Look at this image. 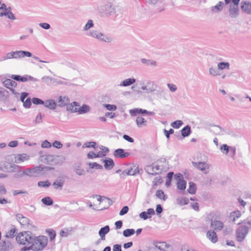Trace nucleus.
I'll use <instances>...</instances> for the list:
<instances>
[{"mask_svg":"<svg viewBox=\"0 0 251 251\" xmlns=\"http://www.w3.org/2000/svg\"><path fill=\"white\" fill-rule=\"evenodd\" d=\"M241 224L242 225H246L250 229H251V217L248 218L246 220H244V222H242Z\"/></svg>","mask_w":251,"mask_h":251,"instance_id":"nucleus-62","label":"nucleus"},{"mask_svg":"<svg viewBox=\"0 0 251 251\" xmlns=\"http://www.w3.org/2000/svg\"><path fill=\"white\" fill-rule=\"evenodd\" d=\"M230 147L228 146L226 144H223L220 147V150L221 152L225 154H227L229 152Z\"/></svg>","mask_w":251,"mask_h":251,"instance_id":"nucleus-54","label":"nucleus"},{"mask_svg":"<svg viewBox=\"0 0 251 251\" xmlns=\"http://www.w3.org/2000/svg\"><path fill=\"white\" fill-rule=\"evenodd\" d=\"M90 111V107L86 104H83L80 107L77 108V112L80 114L86 113Z\"/></svg>","mask_w":251,"mask_h":251,"instance_id":"nucleus-37","label":"nucleus"},{"mask_svg":"<svg viewBox=\"0 0 251 251\" xmlns=\"http://www.w3.org/2000/svg\"><path fill=\"white\" fill-rule=\"evenodd\" d=\"M20 166L16 164H11L7 162L0 163V171L5 172H14L17 171Z\"/></svg>","mask_w":251,"mask_h":251,"instance_id":"nucleus-9","label":"nucleus"},{"mask_svg":"<svg viewBox=\"0 0 251 251\" xmlns=\"http://www.w3.org/2000/svg\"><path fill=\"white\" fill-rule=\"evenodd\" d=\"M33 174H34V176H36L40 174V173L42 172V167L36 166L32 168Z\"/></svg>","mask_w":251,"mask_h":251,"instance_id":"nucleus-53","label":"nucleus"},{"mask_svg":"<svg viewBox=\"0 0 251 251\" xmlns=\"http://www.w3.org/2000/svg\"><path fill=\"white\" fill-rule=\"evenodd\" d=\"M3 85L7 88L10 89L17 86V83L11 79H6L3 82Z\"/></svg>","mask_w":251,"mask_h":251,"instance_id":"nucleus-25","label":"nucleus"},{"mask_svg":"<svg viewBox=\"0 0 251 251\" xmlns=\"http://www.w3.org/2000/svg\"><path fill=\"white\" fill-rule=\"evenodd\" d=\"M102 162L104 163V166L105 169L107 170H111L114 166L113 160L110 158H105L101 159Z\"/></svg>","mask_w":251,"mask_h":251,"instance_id":"nucleus-20","label":"nucleus"},{"mask_svg":"<svg viewBox=\"0 0 251 251\" xmlns=\"http://www.w3.org/2000/svg\"><path fill=\"white\" fill-rule=\"evenodd\" d=\"M8 92L4 88L0 87V101H5Z\"/></svg>","mask_w":251,"mask_h":251,"instance_id":"nucleus-39","label":"nucleus"},{"mask_svg":"<svg viewBox=\"0 0 251 251\" xmlns=\"http://www.w3.org/2000/svg\"><path fill=\"white\" fill-rule=\"evenodd\" d=\"M70 63L67 61L64 60L59 62L56 67V71L60 74H65L68 69V67Z\"/></svg>","mask_w":251,"mask_h":251,"instance_id":"nucleus-11","label":"nucleus"},{"mask_svg":"<svg viewBox=\"0 0 251 251\" xmlns=\"http://www.w3.org/2000/svg\"><path fill=\"white\" fill-rule=\"evenodd\" d=\"M87 35L101 42L110 43L113 41V38L111 36L104 34L97 30H90L87 33Z\"/></svg>","mask_w":251,"mask_h":251,"instance_id":"nucleus-4","label":"nucleus"},{"mask_svg":"<svg viewBox=\"0 0 251 251\" xmlns=\"http://www.w3.org/2000/svg\"><path fill=\"white\" fill-rule=\"evenodd\" d=\"M109 230L110 228L109 226H105L100 229L99 231V234L101 237V240H105V236L109 231Z\"/></svg>","mask_w":251,"mask_h":251,"instance_id":"nucleus-32","label":"nucleus"},{"mask_svg":"<svg viewBox=\"0 0 251 251\" xmlns=\"http://www.w3.org/2000/svg\"><path fill=\"white\" fill-rule=\"evenodd\" d=\"M139 173L137 167L130 168L127 171H124L120 174L121 177H124L126 175L134 176Z\"/></svg>","mask_w":251,"mask_h":251,"instance_id":"nucleus-19","label":"nucleus"},{"mask_svg":"<svg viewBox=\"0 0 251 251\" xmlns=\"http://www.w3.org/2000/svg\"><path fill=\"white\" fill-rule=\"evenodd\" d=\"M70 102V99L66 96H60L58 98L57 103L58 106L63 107L67 105Z\"/></svg>","mask_w":251,"mask_h":251,"instance_id":"nucleus-22","label":"nucleus"},{"mask_svg":"<svg viewBox=\"0 0 251 251\" xmlns=\"http://www.w3.org/2000/svg\"><path fill=\"white\" fill-rule=\"evenodd\" d=\"M38 186L40 187L48 188L50 186V183L49 180L40 181L38 182Z\"/></svg>","mask_w":251,"mask_h":251,"instance_id":"nucleus-52","label":"nucleus"},{"mask_svg":"<svg viewBox=\"0 0 251 251\" xmlns=\"http://www.w3.org/2000/svg\"><path fill=\"white\" fill-rule=\"evenodd\" d=\"M166 161L165 158H161L159 161L153 163L151 165L146 166L145 168L146 172L152 176H155L160 173L162 170V167L158 163L159 162H164Z\"/></svg>","mask_w":251,"mask_h":251,"instance_id":"nucleus-5","label":"nucleus"},{"mask_svg":"<svg viewBox=\"0 0 251 251\" xmlns=\"http://www.w3.org/2000/svg\"><path fill=\"white\" fill-rule=\"evenodd\" d=\"M158 86L153 81L148 80L146 84H143L141 89L147 93H152L155 91Z\"/></svg>","mask_w":251,"mask_h":251,"instance_id":"nucleus-8","label":"nucleus"},{"mask_svg":"<svg viewBox=\"0 0 251 251\" xmlns=\"http://www.w3.org/2000/svg\"><path fill=\"white\" fill-rule=\"evenodd\" d=\"M16 217L17 220L21 225L26 226L29 224V220L27 218L23 216L22 214H17Z\"/></svg>","mask_w":251,"mask_h":251,"instance_id":"nucleus-21","label":"nucleus"},{"mask_svg":"<svg viewBox=\"0 0 251 251\" xmlns=\"http://www.w3.org/2000/svg\"><path fill=\"white\" fill-rule=\"evenodd\" d=\"M15 59L23 58L25 56L31 57L32 53L27 51L17 50L14 51Z\"/></svg>","mask_w":251,"mask_h":251,"instance_id":"nucleus-17","label":"nucleus"},{"mask_svg":"<svg viewBox=\"0 0 251 251\" xmlns=\"http://www.w3.org/2000/svg\"><path fill=\"white\" fill-rule=\"evenodd\" d=\"M224 3L222 1H219L218 3L214 6L212 7L211 10L215 13L220 12L223 9Z\"/></svg>","mask_w":251,"mask_h":251,"instance_id":"nucleus-42","label":"nucleus"},{"mask_svg":"<svg viewBox=\"0 0 251 251\" xmlns=\"http://www.w3.org/2000/svg\"><path fill=\"white\" fill-rule=\"evenodd\" d=\"M10 77L11 79L17 81L23 82L27 81V79L25 77V75L24 76H21L20 75H12Z\"/></svg>","mask_w":251,"mask_h":251,"instance_id":"nucleus-36","label":"nucleus"},{"mask_svg":"<svg viewBox=\"0 0 251 251\" xmlns=\"http://www.w3.org/2000/svg\"><path fill=\"white\" fill-rule=\"evenodd\" d=\"M33 234L31 231L20 232L16 237L18 243L26 246H31L33 241Z\"/></svg>","mask_w":251,"mask_h":251,"instance_id":"nucleus-3","label":"nucleus"},{"mask_svg":"<svg viewBox=\"0 0 251 251\" xmlns=\"http://www.w3.org/2000/svg\"><path fill=\"white\" fill-rule=\"evenodd\" d=\"M189 187L187 190L188 193L191 194H195L196 191V189H197L196 185L195 183H194L193 182H190L189 183Z\"/></svg>","mask_w":251,"mask_h":251,"instance_id":"nucleus-44","label":"nucleus"},{"mask_svg":"<svg viewBox=\"0 0 251 251\" xmlns=\"http://www.w3.org/2000/svg\"><path fill=\"white\" fill-rule=\"evenodd\" d=\"M135 232L134 229H126L123 231V235L126 237H129L133 235Z\"/></svg>","mask_w":251,"mask_h":251,"instance_id":"nucleus-51","label":"nucleus"},{"mask_svg":"<svg viewBox=\"0 0 251 251\" xmlns=\"http://www.w3.org/2000/svg\"><path fill=\"white\" fill-rule=\"evenodd\" d=\"M167 246V244L166 242L159 243L156 245V247L161 251H166Z\"/></svg>","mask_w":251,"mask_h":251,"instance_id":"nucleus-55","label":"nucleus"},{"mask_svg":"<svg viewBox=\"0 0 251 251\" xmlns=\"http://www.w3.org/2000/svg\"><path fill=\"white\" fill-rule=\"evenodd\" d=\"M79 106V104L77 102H73L69 105H67V110L70 111L73 113L77 112V108Z\"/></svg>","mask_w":251,"mask_h":251,"instance_id":"nucleus-28","label":"nucleus"},{"mask_svg":"<svg viewBox=\"0 0 251 251\" xmlns=\"http://www.w3.org/2000/svg\"><path fill=\"white\" fill-rule=\"evenodd\" d=\"M136 122L137 125L139 127H142L144 126H146L147 124V121L141 116H138L136 118Z\"/></svg>","mask_w":251,"mask_h":251,"instance_id":"nucleus-33","label":"nucleus"},{"mask_svg":"<svg viewBox=\"0 0 251 251\" xmlns=\"http://www.w3.org/2000/svg\"><path fill=\"white\" fill-rule=\"evenodd\" d=\"M29 159V156L26 153L18 154L15 156V162L16 163H20Z\"/></svg>","mask_w":251,"mask_h":251,"instance_id":"nucleus-27","label":"nucleus"},{"mask_svg":"<svg viewBox=\"0 0 251 251\" xmlns=\"http://www.w3.org/2000/svg\"><path fill=\"white\" fill-rule=\"evenodd\" d=\"M73 231V228L72 227L65 228L60 230L59 234L61 237H66L71 235Z\"/></svg>","mask_w":251,"mask_h":251,"instance_id":"nucleus-30","label":"nucleus"},{"mask_svg":"<svg viewBox=\"0 0 251 251\" xmlns=\"http://www.w3.org/2000/svg\"><path fill=\"white\" fill-rule=\"evenodd\" d=\"M129 113L132 116H135L138 114L152 115L153 112H150L142 108H135L129 110Z\"/></svg>","mask_w":251,"mask_h":251,"instance_id":"nucleus-12","label":"nucleus"},{"mask_svg":"<svg viewBox=\"0 0 251 251\" xmlns=\"http://www.w3.org/2000/svg\"><path fill=\"white\" fill-rule=\"evenodd\" d=\"M98 10L101 14L106 16H111L118 12H121L122 8L111 0H105L98 6Z\"/></svg>","mask_w":251,"mask_h":251,"instance_id":"nucleus-1","label":"nucleus"},{"mask_svg":"<svg viewBox=\"0 0 251 251\" xmlns=\"http://www.w3.org/2000/svg\"><path fill=\"white\" fill-rule=\"evenodd\" d=\"M167 85L171 92L174 93L177 90V87L176 85L174 84L167 83Z\"/></svg>","mask_w":251,"mask_h":251,"instance_id":"nucleus-63","label":"nucleus"},{"mask_svg":"<svg viewBox=\"0 0 251 251\" xmlns=\"http://www.w3.org/2000/svg\"><path fill=\"white\" fill-rule=\"evenodd\" d=\"M48 239L45 236H35L34 235L31 246L27 247L28 250L35 251L42 250L47 245Z\"/></svg>","mask_w":251,"mask_h":251,"instance_id":"nucleus-2","label":"nucleus"},{"mask_svg":"<svg viewBox=\"0 0 251 251\" xmlns=\"http://www.w3.org/2000/svg\"><path fill=\"white\" fill-rule=\"evenodd\" d=\"M141 62L143 64L146 65L147 66H151L156 67L157 66V62L152 59H147L145 58L141 59Z\"/></svg>","mask_w":251,"mask_h":251,"instance_id":"nucleus-31","label":"nucleus"},{"mask_svg":"<svg viewBox=\"0 0 251 251\" xmlns=\"http://www.w3.org/2000/svg\"><path fill=\"white\" fill-rule=\"evenodd\" d=\"M238 5H229V15L231 18H236L239 15Z\"/></svg>","mask_w":251,"mask_h":251,"instance_id":"nucleus-14","label":"nucleus"},{"mask_svg":"<svg viewBox=\"0 0 251 251\" xmlns=\"http://www.w3.org/2000/svg\"><path fill=\"white\" fill-rule=\"evenodd\" d=\"M182 124V121L176 120L172 123L171 126L175 128H178Z\"/></svg>","mask_w":251,"mask_h":251,"instance_id":"nucleus-58","label":"nucleus"},{"mask_svg":"<svg viewBox=\"0 0 251 251\" xmlns=\"http://www.w3.org/2000/svg\"><path fill=\"white\" fill-rule=\"evenodd\" d=\"M113 154L115 157L120 158H124L129 155L128 152H125L124 150L122 149H118L114 151Z\"/></svg>","mask_w":251,"mask_h":251,"instance_id":"nucleus-18","label":"nucleus"},{"mask_svg":"<svg viewBox=\"0 0 251 251\" xmlns=\"http://www.w3.org/2000/svg\"><path fill=\"white\" fill-rule=\"evenodd\" d=\"M11 10L10 7H7L6 5L4 3H2L0 7V17H2L4 15H5L6 11Z\"/></svg>","mask_w":251,"mask_h":251,"instance_id":"nucleus-45","label":"nucleus"},{"mask_svg":"<svg viewBox=\"0 0 251 251\" xmlns=\"http://www.w3.org/2000/svg\"><path fill=\"white\" fill-rule=\"evenodd\" d=\"M241 10L247 14L251 15V2L242 1L240 3Z\"/></svg>","mask_w":251,"mask_h":251,"instance_id":"nucleus-13","label":"nucleus"},{"mask_svg":"<svg viewBox=\"0 0 251 251\" xmlns=\"http://www.w3.org/2000/svg\"><path fill=\"white\" fill-rule=\"evenodd\" d=\"M52 77L49 76H44L42 78V80L46 83L47 85H50L51 84Z\"/></svg>","mask_w":251,"mask_h":251,"instance_id":"nucleus-57","label":"nucleus"},{"mask_svg":"<svg viewBox=\"0 0 251 251\" xmlns=\"http://www.w3.org/2000/svg\"><path fill=\"white\" fill-rule=\"evenodd\" d=\"M14 54V51L9 52L6 53L5 55L2 56L0 59V61H2L7 59H15Z\"/></svg>","mask_w":251,"mask_h":251,"instance_id":"nucleus-43","label":"nucleus"},{"mask_svg":"<svg viewBox=\"0 0 251 251\" xmlns=\"http://www.w3.org/2000/svg\"><path fill=\"white\" fill-rule=\"evenodd\" d=\"M41 201L48 206L51 205L53 203V200L50 197H46L41 200Z\"/></svg>","mask_w":251,"mask_h":251,"instance_id":"nucleus-46","label":"nucleus"},{"mask_svg":"<svg viewBox=\"0 0 251 251\" xmlns=\"http://www.w3.org/2000/svg\"><path fill=\"white\" fill-rule=\"evenodd\" d=\"M16 231V229L15 228H12L6 233L5 236L7 238H12L15 236Z\"/></svg>","mask_w":251,"mask_h":251,"instance_id":"nucleus-59","label":"nucleus"},{"mask_svg":"<svg viewBox=\"0 0 251 251\" xmlns=\"http://www.w3.org/2000/svg\"><path fill=\"white\" fill-rule=\"evenodd\" d=\"M209 74L213 76H216L221 75L218 68L211 66L209 69Z\"/></svg>","mask_w":251,"mask_h":251,"instance_id":"nucleus-41","label":"nucleus"},{"mask_svg":"<svg viewBox=\"0 0 251 251\" xmlns=\"http://www.w3.org/2000/svg\"><path fill=\"white\" fill-rule=\"evenodd\" d=\"M182 175H179V178L177 182V187L178 189L181 190H184L186 186V182L182 179Z\"/></svg>","mask_w":251,"mask_h":251,"instance_id":"nucleus-24","label":"nucleus"},{"mask_svg":"<svg viewBox=\"0 0 251 251\" xmlns=\"http://www.w3.org/2000/svg\"><path fill=\"white\" fill-rule=\"evenodd\" d=\"M212 131L217 135H220L222 134L223 131L222 128L219 126H214L213 128L212 129Z\"/></svg>","mask_w":251,"mask_h":251,"instance_id":"nucleus-61","label":"nucleus"},{"mask_svg":"<svg viewBox=\"0 0 251 251\" xmlns=\"http://www.w3.org/2000/svg\"><path fill=\"white\" fill-rule=\"evenodd\" d=\"M192 164L195 168L200 170L204 174H206L208 172L209 166V165L206 163L204 162H199L197 163L192 161Z\"/></svg>","mask_w":251,"mask_h":251,"instance_id":"nucleus-10","label":"nucleus"},{"mask_svg":"<svg viewBox=\"0 0 251 251\" xmlns=\"http://www.w3.org/2000/svg\"><path fill=\"white\" fill-rule=\"evenodd\" d=\"M156 196L164 201H165L167 198V196L164 194V192L161 190H158L156 192Z\"/></svg>","mask_w":251,"mask_h":251,"instance_id":"nucleus-48","label":"nucleus"},{"mask_svg":"<svg viewBox=\"0 0 251 251\" xmlns=\"http://www.w3.org/2000/svg\"><path fill=\"white\" fill-rule=\"evenodd\" d=\"M241 214L239 211H235L231 212L229 216L230 220L234 224L239 225L241 222H237V219L241 217Z\"/></svg>","mask_w":251,"mask_h":251,"instance_id":"nucleus-16","label":"nucleus"},{"mask_svg":"<svg viewBox=\"0 0 251 251\" xmlns=\"http://www.w3.org/2000/svg\"><path fill=\"white\" fill-rule=\"evenodd\" d=\"M56 103L55 101L53 100H48L44 101V106L46 107L51 109L54 110L56 107Z\"/></svg>","mask_w":251,"mask_h":251,"instance_id":"nucleus-26","label":"nucleus"},{"mask_svg":"<svg viewBox=\"0 0 251 251\" xmlns=\"http://www.w3.org/2000/svg\"><path fill=\"white\" fill-rule=\"evenodd\" d=\"M64 183V180L61 179H57L52 183V186L55 189L62 190Z\"/></svg>","mask_w":251,"mask_h":251,"instance_id":"nucleus-35","label":"nucleus"},{"mask_svg":"<svg viewBox=\"0 0 251 251\" xmlns=\"http://www.w3.org/2000/svg\"><path fill=\"white\" fill-rule=\"evenodd\" d=\"M229 156H230V157L231 158L234 159V156H235V153H236V148L235 147H233V146H230L229 150Z\"/></svg>","mask_w":251,"mask_h":251,"instance_id":"nucleus-64","label":"nucleus"},{"mask_svg":"<svg viewBox=\"0 0 251 251\" xmlns=\"http://www.w3.org/2000/svg\"><path fill=\"white\" fill-rule=\"evenodd\" d=\"M13 246L9 241L2 240L0 242V251H9Z\"/></svg>","mask_w":251,"mask_h":251,"instance_id":"nucleus-15","label":"nucleus"},{"mask_svg":"<svg viewBox=\"0 0 251 251\" xmlns=\"http://www.w3.org/2000/svg\"><path fill=\"white\" fill-rule=\"evenodd\" d=\"M136 82V79L134 78H129L123 80L120 84V86L127 87L129 86Z\"/></svg>","mask_w":251,"mask_h":251,"instance_id":"nucleus-34","label":"nucleus"},{"mask_svg":"<svg viewBox=\"0 0 251 251\" xmlns=\"http://www.w3.org/2000/svg\"><path fill=\"white\" fill-rule=\"evenodd\" d=\"M44 117L41 113H39L36 116L34 121L35 124H39L43 122L42 118Z\"/></svg>","mask_w":251,"mask_h":251,"instance_id":"nucleus-60","label":"nucleus"},{"mask_svg":"<svg viewBox=\"0 0 251 251\" xmlns=\"http://www.w3.org/2000/svg\"><path fill=\"white\" fill-rule=\"evenodd\" d=\"M211 226L216 230H221L224 227V224L222 222L219 220L212 221Z\"/></svg>","mask_w":251,"mask_h":251,"instance_id":"nucleus-23","label":"nucleus"},{"mask_svg":"<svg viewBox=\"0 0 251 251\" xmlns=\"http://www.w3.org/2000/svg\"><path fill=\"white\" fill-rule=\"evenodd\" d=\"M176 201L178 204L183 205L187 204L189 202V200L187 198L180 197L177 199Z\"/></svg>","mask_w":251,"mask_h":251,"instance_id":"nucleus-49","label":"nucleus"},{"mask_svg":"<svg viewBox=\"0 0 251 251\" xmlns=\"http://www.w3.org/2000/svg\"><path fill=\"white\" fill-rule=\"evenodd\" d=\"M181 135L183 137H186L188 136L191 132V127L189 126H186L184 127L181 130Z\"/></svg>","mask_w":251,"mask_h":251,"instance_id":"nucleus-38","label":"nucleus"},{"mask_svg":"<svg viewBox=\"0 0 251 251\" xmlns=\"http://www.w3.org/2000/svg\"><path fill=\"white\" fill-rule=\"evenodd\" d=\"M206 236L212 243H215L218 241L217 234L214 231H208L206 233Z\"/></svg>","mask_w":251,"mask_h":251,"instance_id":"nucleus-29","label":"nucleus"},{"mask_svg":"<svg viewBox=\"0 0 251 251\" xmlns=\"http://www.w3.org/2000/svg\"><path fill=\"white\" fill-rule=\"evenodd\" d=\"M230 64L228 62H221L218 64L217 67L219 70L229 69Z\"/></svg>","mask_w":251,"mask_h":251,"instance_id":"nucleus-40","label":"nucleus"},{"mask_svg":"<svg viewBox=\"0 0 251 251\" xmlns=\"http://www.w3.org/2000/svg\"><path fill=\"white\" fill-rule=\"evenodd\" d=\"M249 232V228L246 225L239 226L236 230V238L238 242H242Z\"/></svg>","mask_w":251,"mask_h":251,"instance_id":"nucleus-7","label":"nucleus"},{"mask_svg":"<svg viewBox=\"0 0 251 251\" xmlns=\"http://www.w3.org/2000/svg\"><path fill=\"white\" fill-rule=\"evenodd\" d=\"M94 25L93 20L90 19L88 20L87 23L84 26L83 30L84 31H88L91 28L93 27Z\"/></svg>","mask_w":251,"mask_h":251,"instance_id":"nucleus-47","label":"nucleus"},{"mask_svg":"<svg viewBox=\"0 0 251 251\" xmlns=\"http://www.w3.org/2000/svg\"><path fill=\"white\" fill-rule=\"evenodd\" d=\"M74 171L79 176H82L85 174L84 170L78 165H75Z\"/></svg>","mask_w":251,"mask_h":251,"instance_id":"nucleus-50","label":"nucleus"},{"mask_svg":"<svg viewBox=\"0 0 251 251\" xmlns=\"http://www.w3.org/2000/svg\"><path fill=\"white\" fill-rule=\"evenodd\" d=\"M96 147V143L95 142H93V141L86 142L82 146V148H83L92 147V148L95 149Z\"/></svg>","mask_w":251,"mask_h":251,"instance_id":"nucleus-56","label":"nucleus"},{"mask_svg":"<svg viewBox=\"0 0 251 251\" xmlns=\"http://www.w3.org/2000/svg\"><path fill=\"white\" fill-rule=\"evenodd\" d=\"M94 198H96L97 201L100 204L99 210H102L107 208L112 203V201L105 197H101L100 195H93Z\"/></svg>","mask_w":251,"mask_h":251,"instance_id":"nucleus-6","label":"nucleus"}]
</instances>
